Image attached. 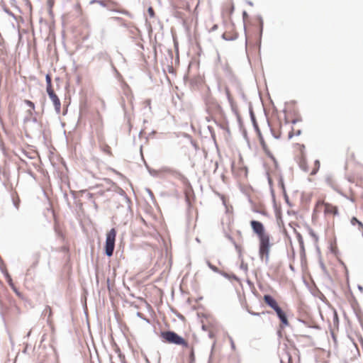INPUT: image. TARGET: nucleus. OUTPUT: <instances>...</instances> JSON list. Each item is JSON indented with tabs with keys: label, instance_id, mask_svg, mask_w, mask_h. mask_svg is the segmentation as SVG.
Returning a JSON list of instances; mask_svg holds the SVG:
<instances>
[{
	"label": "nucleus",
	"instance_id": "obj_1",
	"mask_svg": "<svg viewBox=\"0 0 363 363\" xmlns=\"http://www.w3.org/2000/svg\"><path fill=\"white\" fill-rule=\"evenodd\" d=\"M250 225L259 239V255L262 260L268 262L270 252V236L266 232L264 225L257 220H251Z\"/></svg>",
	"mask_w": 363,
	"mask_h": 363
},
{
	"label": "nucleus",
	"instance_id": "obj_2",
	"mask_svg": "<svg viewBox=\"0 0 363 363\" xmlns=\"http://www.w3.org/2000/svg\"><path fill=\"white\" fill-rule=\"evenodd\" d=\"M263 300L268 306L275 311L277 317L281 321V325L283 327L288 326L289 325V322L286 312L279 306L275 298L270 295L266 294L263 296Z\"/></svg>",
	"mask_w": 363,
	"mask_h": 363
},
{
	"label": "nucleus",
	"instance_id": "obj_3",
	"mask_svg": "<svg viewBox=\"0 0 363 363\" xmlns=\"http://www.w3.org/2000/svg\"><path fill=\"white\" fill-rule=\"evenodd\" d=\"M160 337L162 342L168 344H174L176 345H180L185 348L189 347V344L186 340L179 335L177 333L173 331L167 330L160 333Z\"/></svg>",
	"mask_w": 363,
	"mask_h": 363
},
{
	"label": "nucleus",
	"instance_id": "obj_4",
	"mask_svg": "<svg viewBox=\"0 0 363 363\" xmlns=\"http://www.w3.org/2000/svg\"><path fill=\"white\" fill-rule=\"evenodd\" d=\"M315 210L318 212H323L325 216H335L338 215V207L329 202L325 201L323 199H319L315 205Z\"/></svg>",
	"mask_w": 363,
	"mask_h": 363
},
{
	"label": "nucleus",
	"instance_id": "obj_5",
	"mask_svg": "<svg viewBox=\"0 0 363 363\" xmlns=\"http://www.w3.org/2000/svg\"><path fill=\"white\" fill-rule=\"evenodd\" d=\"M116 237V230L114 228L111 229L106 233L105 252H106V255L108 257H111L113 255L114 247H115Z\"/></svg>",
	"mask_w": 363,
	"mask_h": 363
},
{
	"label": "nucleus",
	"instance_id": "obj_6",
	"mask_svg": "<svg viewBox=\"0 0 363 363\" xmlns=\"http://www.w3.org/2000/svg\"><path fill=\"white\" fill-rule=\"evenodd\" d=\"M259 142L262 145L263 150L268 155V160L267 161V164H270V170L275 171L278 169V162L275 157L273 156L272 152H270L269 147H267L264 138L262 136L259 135Z\"/></svg>",
	"mask_w": 363,
	"mask_h": 363
},
{
	"label": "nucleus",
	"instance_id": "obj_7",
	"mask_svg": "<svg viewBox=\"0 0 363 363\" xmlns=\"http://www.w3.org/2000/svg\"><path fill=\"white\" fill-rule=\"evenodd\" d=\"M206 110L213 117H219L223 114L222 107L214 99H210L206 102Z\"/></svg>",
	"mask_w": 363,
	"mask_h": 363
},
{
	"label": "nucleus",
	"instance_id": "obj_8",
	"mask_svg": "<svg viewBox=\"0 0 363 363\" xmlns=\"http://www.w3.org/2000/svg\"><path fill=\"white\" fill-rule=\"evenodd\" d=\"M300 167L306 172H309L311 175H315L320 169V161L316 160L313 162V166L311 168H309L306 160L303 156H301L299 161Z\"/></svg>",
	"mask_w": 363,
	"mask_h": 363
},
{
	"label": "nucleus",
	"instance_id": "obj_9",
	"mask_svg": "<svg viewBox=\"0 0 363 363\" xmlns=\"http://www.w3.org/2000/svg\"><path fill=\"white\" fill-rule=\"evenodd\" d=\"M49 97L52 100V101L55 106L56 112L57 113H60V110H61V103H60V101L58 96L56 95V94H54L51 96H49Z\"/></svg>",
	"mask_w": 363,
	"mask_h": 363
},
{
	"label": "nucleus",
	"instance_id": "obj_10",
	"mask_svg": "<svg viewBox=\"0 0 363 363\" xmlns=\"http://www.w3.org/2000/svg\"><path fill=\"white\" fill-rule=\"evenodd\" d=\"M43 313L45 315H48V324L51 325L53 322L52 310L51 307L50 306H46L43 311Z\"/></svg>",
	"mask_w": 363,
	"mask_h": 363
},
{
	"label": "nucleus",
	"instance_id": "obj_11",
	"mask_svg": "<svg viewBox=\"0 0 363 363\" xmlns=\"http://www.w3.org/2000/svg\"><path fill=\"white\" fill-rule=\"evenodd\" d=\"M231 168L232 171L234 172H236L237 171H240L242 172H244L245 174L247 173V169L245 167H243L242 166L237 167L235 162H233Z\"/></svg>",
	"mask_w": 363,
	"mask_h": 363
},
{
	"label": "nucleus",
	"instance_id": "obj_12",
	"mask_svg": "<svg viewBox=\"0 0 363 363\" xmlns=\"http://www.w3.org/2000/svg\"><path fill=\"white\" fill-rule=\"evenodd\" d=\"M101 150L107 154L108 155H112L111 148V147L107 144H103L101 146Z\"/></svg>",
	"mask_w": 363,
	"mask_h": 363
},
{
	"label": "nucleus",
	"instance_id": "obj_13",
	"mask_svg": "<svg viewBox=\"0 0 363 363\" xmlns=\"http://www.w3.org/2000/svg\"><path fill=\"white\" fill-rule=\"evenodd\" d=\"M351 223L352 225H354L357 224L359 227V228H363V224L361 221H359L357 218L353 217L351 219Z\"/></svg>",
	"mask_w": 363,
	"mask_h": 363
},
{
	"label": "nucleus",
	"instance_id": "obj_14",
	"mask_svg": "<svg viewBox=\"0 0 363 363\" xmlns=\"http://www.w3.org/2000/svg\"><path fill=\"white\" fill-rule=\"evenodd\" d=\"M225 93H226V95H227L228 101H230V103L231 104H233V96H232V95H231L228 88L225 89Z\"/></svg>",
	"mask_w": 363,
	"mask_h": 363
},
{
	"label": "nucleus",
	"instance_id": "obj_15",
	"mask_svg": "<svg viewBox=\"0 0 363 363\" xmlns=\"http://www.w3.org/2000/svg\"><path fill=\"white\" fill-rule=\"evenodd\" d=\"M46 91H47L48 96H51V95L55 94L52 84L47 85Z\"/></svg>",
	"mask_w": 363,
	"mask_h": 363
},
{
	"label": "nucleus",
	"instance_id": "obj_16",
	"mask_svg": "<svg viewBox=\"0 0 363 363\" xmlns=\"http://www.w3.org/2000/svg\"><path fill=\"white\" fill-rule=\"evenodd\" d=\"M24 103L28 105L33 111L35 110V104L30 100H25Z\"/></svg>",
	"mask_w": 363,
	"mask_h": 363
},
{
	"label": "nucleus",
	"instance_id": "obj_17",
	"mask_svg": "<svg viewBox=\"0 0 363 363\" xmlns=\"http://www.w3.org/2000/svg\"><path fill=\"white\" fill-rule=\"evenodd\" d=\"M189 349H190V359H191V362H194V357H195L194 347H193V346L189 345Z\"/></svg>",
	"mask_w": 363,
	"mask_h": 363
},
{
	"label": "nucleus",
	"instance_id": "obj_18",
	"mask_svg": "<svg viewBox=\"0 0 363 363\" xmlns=\"http://www.w3.org/2000/svg\"><path fill=\"white\" fill-rule=\"evenodd\" d=\"M147 13L150 18H154L155 16V11L152 7H149L147 9Z\"/></svg>",
	"mask_w": 363,
	"mask_h": 363
},
{
	"label": "nucleus",
	"instance_id": "obj_19",
	"mask_svg": "<svg viewBox=\"0 0 363 363\" xmlns=\"http://www.w3.org/2000/svg\"><path fill=\"white\" fill-rule=\"evenodd\" d=\"M45 79H46V83H47V85H51L52 84V79H51V77L49 74H48L45 77Z\"/></svg>",
	"mask_w": 363,
	"mask_h": 363
},
{
	"label": "nucleus",
	"instance_id": "obj_20",
	"mask_svg": "<svg viewBox=\"0 0 363 363\" xmlns=\"http://www.w3.org/2000/svg\"><path fill=\"white\" fill-rule=\"evenodd\" d=\"M223 38L224 39H225V40H233V39L235 38H236V36L228 37V33H224L223 34Z\"/></svg>",
	"mask_w": 363,
	"mask_h": 363
},
{
	"label": "nucleus",
	"instance_id": "obj_21",
	"mask_svg": "<svg viewBox=\"0 0 363 363\" xmlns=\"http://www.w3.org/2000/svg\"><path fill=\"white\" fill-rule=\"evenodd\" d=\"M19 202H20V199L17 196L16 199H13V203H14V205L15 206L18 208V206H19Z\"/></svg>",
	"mask_w": 363,
	"mask_h": 363
},
{
	"label": "nucleus",
	"instance_id": "obj_22",
	"mask_svg": "<svg viewBox=\"0 0 363 363\" xmlns=\"http://www.w3.org/2000/svg\"><path fill=\"white\" fill-rule=\"evenodd\" d=\"M208 266L212 269H213L214 271H216V267H213V265L211 264V263H208Z\"/></svg>",
	"mask_w": 363,
	"mask_h": 363
},
{
	"label": "nucleus",
	"instance_id": "obj_23",
	"mask_svg": "<svg viewBox=\"0 0 363 363\" xmlns=\"http://www.w3.org/2000/svg\"><path fill=\"white\" fill-rule=\"evenodd\" d=\"M350 156H351V158H352V159H354V154H353V153H351V154H350Z\"/></svg>",
	"mask_w": 363,
	"mask_h": 363
},
{
	"label": "nucleus",
	"instance_id": "obj_24",
	"mask_svg": "<svg viewBox=\"0 0 363 363\" xmlns=\"http://www.w3.org/2000/svg\"><path fill=\"white\" fill-rule=\"evenodd\" d=\"M301 134V130H298L297 133H296V135H298Z\"/></svg>",
	"mask_w": 363,
	"mask_h": 363
},
{
	"label": "nucleus",
	"instance_id": "obj_25",
	"mask_svg": "<svg viewBox=\"0 0 363 363\" xmlns=\"http://www.w3.org/2000/svg\"><path fill=\"white\" fill-rule=\"evenodd\" d=\"M292 135H293V133H289V138H291Z\"/></svg>",
	"mask_w": 363,
	"mask_h": 363
},
{
	"label": "nucleus",
	"instance_id": "obj_26",
	"mask_svg": "<svg viewBox=\"0 0 363 363\" xmlns=\"http://www.w3.org/2000/svg\"><path fill=\"white\" fill-rule=\"evenodd\" d=\"M15 291H16V294H17L18 296H20V295H21V294H20V293H19V292H18L16 290H15Z\"/></svg>",
	"mask_w": 363,
	"mask_h": 363
},
{
	"label": "nucleus",
	"instance_id": "obj_27",
	"mask_svg": "<svg viewBox=\"0 0 363 363\" xmlns=\"http://www.w3.org/2000/svg\"><path fill=\"white\" fill-rule=\"evenodd\" d=\"M239 162L242 163V158L241 157H239Z\"/></svg>",
	"mask_w": 363,
	"mask_h": 363
},
{
	"label": "nucleus",
	"instance_id": "obj_28",
	"mask_svg": "<svg viewBox=\"0 0 363 363\" xmlns=\"http://www.w3.org/2000/svg\"><path fill=\"white\" fill-rule=\"evenodd\" d=\"M230 6L231 9L233 10V6L231 4H230Z\"/></svg>",
	"mask_w": 363,
	"mask_h": 363
},
{
	"label": "nucleus",
	"instance_id": "obj_29",
	"mask_svg": "<svg viewBox=\"0 0 363 363\" xmlns=\"http://www.w3.org/2000/svg\"><path fill=\"white\" fill-rule=\"evenodd\" d=\"M291 357H289V363L291 362Z\"/></svg>",
	"mask_w": 363,
	"mask_h": 363
},
{
	"label": "nucleus",
	"instance_id": "obj_30",
	"mask_svg": "<svg viewBox=\"0 0 363 363\" xmlns=\"http://www.w3.org/2000/svg\"><path fill=\"white\" fill-rule=\"evenodd\" d=\"M101 5H103V6H105L104 4H103L102 2H100Z\"/></svg>",
	"mask_w": 363,
	"mask_h": 363
},
{
	"label": "nucleus",
	"instance_id": "obj_31",
	"mask_svg": "<svg viewBox=\"0 0 363 363\" xmlns=\"http://www.w3.org/2000/svg\"><path fill=\"white\" fill-rule=\"evenodd\" d=\"M253 315H259V313H253Z\"/></svg>",
	"mask_w": 363,
	"mask_h": 363
}]
</instances>
